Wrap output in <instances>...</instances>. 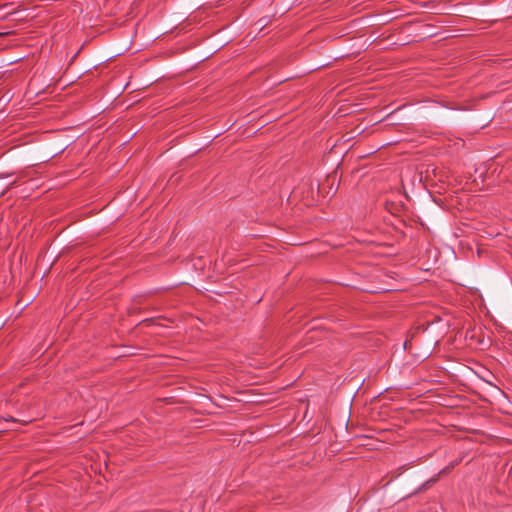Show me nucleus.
<instances>
[{"mask_svg":"<svg viewBox=\"0 0 512 512\" xmlns=\"http://www.w3.org/2000/svg\"><path fill=\"white\" fill-rule=\"evenodd\" d=\"M5 33L0 32V36L4 35Z\"/></svg>","mask_w":512,"mask_h":512,"instance_id":"f257e3e1","label":"nucleus"}]
</instances>
